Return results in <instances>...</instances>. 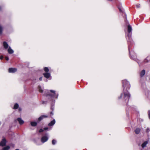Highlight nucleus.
<instances>
[{"label":"nucleus","instance_id":"nucleus-23","mask_svg":"<svg viewBox=\"0 0 150 150\" xmlns=\"http://www.w3.org/2000/svg\"><path fill=\"white\" fill-rule=\"evenodd\" d=\"M147 113H148L149 117V119H150V110H149L148 111Z\"/></svg>","mask_w":150,"mask_h":150},{"label":"nucleus","instance_id":"nucleus-39","mask_svg":"<svg viewBox=\"0 0 150 150\" xmlns=\"http://www.w3.org/2000/svg\"><path fill=\"white\" fill-rule=\"evenodd\" d=\"M1 122H0V125H1Z\"/></svg>","mask_w":150,"mask_h":150},{"label":"nucleus","instance_id":"nucleus-11","mask_svg":"<svg viewBox=\"0 0 150 150\" xmlns=\"http://www.w3.org/2000/svg\"><path fill=\"white\" fill-rule=\"evenodd\" d=\"M17 120L18 122L20 125H22L24 123V121L21 118H18Z\"/></svg>","mask_w":150,"mask_h":150},{"label":"nucleus","instance_id":"nucleus-19","mask_svg":"<svg viewBox=\"0 0 150 150\" xmlns=\"http://www.w3.org/2000/svg\"><path fill=\"white\" fill-rule=\"evenodd\" d=\"M10 148V146H6L4 147L2 150H8Z\"/></svg>","mask_w":150,"mask_h":150},{"label":"nucleus","instance_id":"nucleus-5","mask_svg":"<svg viewBox=\"0 0 150 150\" xmlns=\"http://www.w3.org/2000/svg\"><path fill=\"white\" fill-rule=\"evenodd\" d=\"M6 141L5 138H3L0 142V146H5L6 144Z\"/></svg>","mask_w":150,"mask_h":150},{"label":"nucleus","instance_id":"nucleus-37","mask_svg":"<svg viewBox=\"0 0 150 150\" xmlns=\"http://www.w3.org/2000/svg\"><path fill=\"white\" fill-rule=\"evenodd\" d=\"M119 10L120 11H122V10L120 8H119Z\"/></svg>","mask_w":150,"mask_h":150},{"label":"nucleus","instance_id":"nucleus-28","mask_svg":"<svg viewBox=\"0 0 150 150\" xmlns=\"http://www.w3.org/2000/svg\"><path fill=\"white\" fill-rule=\"evenodd\" d=\"M149 131H150V130H149V128H147L146 129V132H149Z\"/></svg>","mask_w":150,"mask_h":150},{"label":"nucleus","instance_id":"nucleus-21","mask_svg":"<svg viewBox=\"0 0 150 150\" xmlns=\"http://www.w3.org/2000/svg\"><path fill=\"white\" fill-rule=\"evenodd\" d=\"M57 142L56 140L55 139H53L52 141V144L53 145H55Z\"/></svg>","mask_w":150,"mask_h":150},{"label":"nucleus","instance_id":"nucleus-34","mask_svg":"<svg viewBox=\"0 0 150 150\" xmlns=\"http://www.w3.org/2000/svg\"><path fill=\"white\" fill-rule=\"evenodd\" d=\"M2 8V7L1 6H0V11H1Z\"/></svg>","mask_w":150,"mask_h":150},{"label":"nucleus","instance_id":"nucleus-9","mask_svg":"<svg viewBox=\"0 0 150 150\" xmlns=\"http://www.w3.org/2000/svg\"><path fill=\"white\" fill-rule=\"evenodd\" d=\"M145 70L143 69L140 73V76L141 77H143L145 74Z\"/></svg>","mask_w":150,"mask_h":150},{"label":"nucleus","instance_id":"nucleus-3","mask_svg":"<svg viewBox=\"0 0 150 150\" xmlns=\"http://www.w3.org/2000/svg\"><path fill=\"white\" fill-rule=\"evenodd\" d=\"M45 95L48 98H51L52 100H53V99L54 98H57L58 94V93H56L55 91L54 90H50L49 91L47 90L45 91Z\"/></svg>","mask_w":150,"mask_h":150},{"label":"nucleus","instance_id":"nucleus-4","mask_svg":"<svg viewBox=\"0 0 150 150\" xmlns=\"http://www.w3.org/2000/svg\"><path fill=\"white\" fill-rule=\"evenodd\" d=\"M49 139L48 134L47 133L46 134L45 136H42L41 138V142L42 143H44L47 142Z\"/></svg>","mask_w":150,"mask_h":150},{"label":"nucleus","instance_id":"nucleus-17","mask_svg":"<svg viewBox=\"0 0 150 150\" xmlns=\"http://www.w3.org/2000/svg\"><path fill=\"white\" fill-rule=\"evenodd\" d=\"M38 88L39 91L40 93H42L43 92V91L40 86H38Z\"/></svg>","mask_w":150,"mask_h":150},{"label":"nucleus","instance_id":"nucleus-25","mask_svg":"<svg viewBox=\"0 0 150 150\" xmlns=\"http://www.w3.org/2000/svg\"><path fill=\"white\" fill-rule=\"evenodd\" d=\"M51 108L52 110H53L54 109V107L52 105Z\"/></svg>","mask_w":150,"mask_h":150},{"label":"nucleus","instance_id":"nucleus-7","mask_svg":"<svg viewBox=\"0 0 150 150\" xmlns=\"http://www.w3.org/2000/svg\"><path fill=\"white\" fill-rule=\"evenodd\" d=\"M43 74L44 77L47 79H48L50 77V74L48 72L44 73Z\"/></svg>","mask_w":150,"mask_h":150},{"label":"nucleus","instance_id":"nucleus-18","mask_svg":"<svg viewBox=\"0 0 150 150\" xmlns=\"http://www.w3.org/2000/svg\"><path fill=\"white\" fill-rule=\"evenodd\" d=\"M18 107L19 105L18 104L16 103L14 105L13 108L14 109H17L18 108Z\"/></svg>","mask_w":150,"mask_h":150},{"label":"nucleus","instance_id":"nucleus-29","mask_svg":"<svg viewBox=\"0 0 150 150\" xmlns=\"http://www.w3.org/2000/svg\"><path fill=\"white\" fill-rule=\"evenodd\" d=\"M10 146H11L12 147H14V145L13 144H11V145H10Z\"/></svg>","mask_w":150,"mask_h":150},{"label":"nucleus","instance_id":"nucleus-16","mask_svg":"<svg viewBox=\"0 0 150 150\" xmlns=\"http://www.w3.org/2000/svg\"><path fill=\"white\" fill-rule=\"evenodd\" d=\"M140 130L139 128H137L135 130V132L136 134H138L140 132Z\"/></svg>","mask_w":150,"mask_h":150},{"label":"nucleus","instance_id":"nucleus-8","mask_svg":"<svg viewBox=\"0 0 150 150\" xmlns=\"http://www.w3.org/2000/svg\"><path fill=\"white\" fill-rule=\"evenodd\" d=\"M48 117V116L46 115H42L40 116L38 119L39 121L42 120L44 118H47Z\"/></svg>","mask_w":150,"mask_h":150},{"label":"nucleus","instance_id":"nucleus-24","mask_svg":"<svg viewBox=\"0 0 150 150\" xmlns=\"http://www.w3.org/2000/svg\"><path fill=\"white\" fill-rule=\"evenodd\" d=\"M43 131V130L42 129H40V130L39 131V132H42Z\"/></svg>","mask_w":150,"mask_h":150},{"label":"nucleus","instance_id":"nucleus-12","mask_svg":"<svg viewBox=\"0 0 150 150\" xmlns=\"http://www.w3.org/2000/svg\"><path fill=\"white\" fill-rule=\"evenodd\" d=\"M3 46L4 48L6 49H7L8 48V43L6 42H3Z\"/></svg>","mask_w":150,"mask_h":150},{"label":"nucleus","instance_id":"nucleus-20","mask_svg":"<svg viewBox=\"0 0 150 150\" xmlns=\"http://www.w3.org/2000/svg\"><path fill=\"white\" fill-rule=\"evenodd\" d=\"M3 30V27L1 25H0V35H1L2 34Z\"/></svg>","mask_w":150,"mask_h":150},{"label":"nucleus","instance_id":"nucleus-10","mask_svg":"<svg viewBox=\"0 0 150 150\" xmlns=\"http://www.w3.org/2000/svg\"><path fill=\"white\" fill-rule=\"evenodd\" d=\"M55 123V119H54L50 123L48 124V126H51L53 125Z\"/></svg>","mask_w":150,"mask_h":150},{"label":"nucleus","instance_id":"nucleus-6","mask_svg":"<svg viewBox=\"0 0 150 150\" xmlns=\"http://www.w3.org/2000/svg\"><path fill=\"white\" fill-rule=\"evenodd\" d=\"M17 69L15 68H10L8 69V71L10 73H14L17 71Z\"/></svg>","mask_w":150,"mask_h":150},{"label":"nucleus","instance_id":"nucleus-31","mask_svg":"<svg viewBox=\"0 0 150 150\" xmlns=\"http://www.w3.org/2000/svg\"><path fill=\"white\" fill-rule=\"evenodd\" d=\"M42 77H41L39 78V80L40 81H41L42 79Z\"/></svg>","mask_w":150,"mask_h":150},{"label":"nucleus","instance_id":"nucleus-36","mask_svg":"<svg viewBox=\"0 0 150 150\" xmlns=\"http://www.w3.org/2000/svg\"><path fill=\"white\" fill-rule=\"evenodd\" d=\"M19 111H21V109L20 108H19Z\"/></svg>","mask_w":150,"mask_h":150},{"label":"nucleus","instance_id":"nucleus-27","mask_svg":"<svg viewBox=\"0 0 150 150\" xmlns=\"http://www.w3.org/2000/svg\"><path fill=\"white\" fill-rule=\"evenodd\" d=\"M48 129V127H45L43 128V129L45 130H47Z\"/></svg>","mask_w":150,"mask_h":150},{"label":"nucleus","instance_id":"nucleus-26","mask_svg":"<svg viewBox=\"0 0 150 150\" xmlns=\"http://www.w3.org/2000/svg\"><path fill=\"white\" fill-rule=\"evenodd\" d=\"M5 59L7 61H8L9 60V58L8 57H5Z\"/></svg>","mask_w":150,"mask_h":150},{"label":"nucleus","instance_id":"nucleus-13","mask_svg":"<svg viewBox=\"0 0 150 150\" xmlns=\"http://www.w3.org/2000/svg\"><path fill=\"white\" fill-rule=\"evenodd\" d=\"M8 53L10 54H13L14 52L13 50L11 49V47L10 46L8 47Z\"/></svg>","mask_w":150,"mask_h":150},{"label":"nucleus","instance_id":"nucleus-33","mask_svg":"<svg viewBox=\"0 0 150 150\" xmlns=\"http://www.w3.org/2000/svg\"><path fill=\"white\" fill-rule=\"evenodd\" d=\"M136 6L137 8H139L140 7V6L139 5H137Z\"/></svg>","mask_w":150,"mask_h":150},{"label":"nucleus","instance_id":"nucleus-1","mask_svg":"<svg viewBox=\"0 0 150 150\" xmlns=\"http://www.w3.org/2000/svg\"><path fill=\"white\" fill-rule=\"evenodd\" d=\"M122 86L123 88V96L122 93L120 96L118 97L119 99L122 98L126 102L129 101V98L130 97V95L128 91L127 90L130 89V86L129 82L126 80L122 81Z\"/></svg>","mask_w":150,"mask_h":150},{"label":"nucleus","instance_id":"nucleus-15","mask_svg":"<svg viewBox=\"0 0 150 150\" xmlns=\"http://www.w3.org/2000/svg\"><path fill=\"white\" fill-rule=\"evenodd\" d=\"M148 143L147 141H145L143 143L142 145V148L145 147Z\"/></svg>","mask_w":150,"mask_h":150},{"label":"nucleus","instance_id":"nucleus-14","mask_svg":"<svg viewBox=\"0 0 150 150\" xmlns=\"http://www.w3.org/2000/svg\"><path fill=\"white\" fill-rule=\"evenodd\" d=\"M37 122H30V124L31 126L35 127L37 125Z\"/></svg>","mask_w":150,"mask_h":150},{"label":"nucleus","instance_id":"nucleus-35","mask_svg":"<svg viewBox=\"0 0 150 150\" xmlns=\"http://www.w3.org/2000/svg\"><path fill=\"white\" fill-rule=\"evenodd\" d=\"M147 60V58H146V59H145V60H144V62H147V61H146Z\"/></svg>","mask_w":150,"mask_h":150},{"label":"nucleus","instance_id":"nucleus-32","mask_svg":"<svg viewBox=\"0 0 150 150\" xmlns=\"http://www.w3.org/2000/svg\"><path fill=\"white\" fill-rule=\"evenodd\" d=\"M50 115H53V114L52 112H50Z\"/></svg>","mask_w":150,"mask_h":150},{"label":"nucleus","instance_id":"nucleus-22","mask_svg":"<svg viewBox=\"0 0 150 150\" xmlns=\"http://www.w3.org/2000/svg\"><path fill=\"white\" fill-rule=\"evenodd\" d=\"M44 71L47 72L49 71V69H48V68L47 67H45L44 68Z\"/></svg>","mask_w":150,"mask_h":150},{"label":"nucleus","instance_id":"nucleus-2","mask_svg":"<svg viewBox=\"0 0 150 150\" xmlns=\"http://www.w3.org/2000/svg\"><path fill=\"white\" fill-rule=\"evenodd\" d=\"M132 29L131 26L130 25L128 24L127 26V31L128 33L127 34V35L126 36V38L127 40L128 43V50L129 54L130 55V57L131 58H132V59L135 60L136 58V57H134V58H133L132 57V56H131V55L132 53H134L133 52H131L130 51V45H132L133 43V42L131 38L132 34Z\"/></svg>","mask_w":150,"mask_h":150},{"label":"nucleus","instance_id":"nucleus-40","mask_svg":"<svg viewBox=\"0 0 150 150\" xmlns=\"http://www.w3.org/2000/svg\"><path fill=\"white\" fill-rule=\"evenodd\" d=\"M15 150H19L18 149H16Z\"/></svg>","mask_w":150,"mask_h":150},{"label":"nucleus","instance_id":"nucleus-38","mask_svg":"<svg viewBox=\"0 0 150 150\" xmlns=\"http://www.w3.org/2000/svg\"><path fill=\"white\" fill-rule=\"evenodd\" d=\"M108 1H112V0H108Z\"/></svg>","mask_w":150,"mask_h":150},{"label":"nucleus","instance_id":"nucleus-30","mask_svg":"<svg viewBox=\"0 0 150 150\" xmlns=\"http://www.w3.org/2000/svg\"><path fill=\"white\" fill-rule=\"evenodd\" d=\"M3 58V57L2 56H1L0 57V59L2 60Z\"/></svg>","mask_w":150,"mask_h":150}]
</instances>
